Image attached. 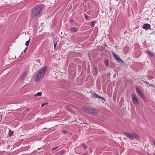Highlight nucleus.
I'll use <instances>...</instances> for the list:
<instances>
[{
  "label": "nucleus",
  "mask_w": 155,
  "mask_h": 155,
  "mask_svg": "<svg viewBox=\"0 0 155 155\" xmlns=\"http://www.w3.org/2000/svg\"><path fill=\"white\" fill-rule=\"evenodd\" d=\"M42 94V92H38L36 94H34V96L35 97L41 96Z\"/></svg>",
  "instance_id": "obj_12"
},
{
  "label": "nucleus",
  "mask_w": 155,
  "mask_h": 155,
  "mask_svg": "<svg viewBox=\"0 0 155 155\" xmlns=\"http://www.w3.org/2000/svg\"><path fill=\"white\" fill-rule=\"evenodd\" d=\"M146 83L149 84V83L147 81H145L144 82Z\"/></svg>",
  "instance_id": "obj_29"
},
{
  "label": "nucleus",
  "mask_w": 155,
  "mask_h": 155,
  "mask_svg": "<svg viewBox=\"0 0 155 155\" xmlns=\"http://www.w3.org/2000/svg\"><path fill=\"white\" fill-rule=\"evenodd\" d=\"M65 151L64 150H61L59 152V153L61 154H64L65 153Z\"/></svg>",
  "instance_id": "obj_18"
},
{
  "label": "nucleus",
  "mask_w": 155,
  "mask_h": 155,
  "mask_svg": "<svg viewBox=\"0 0 155 155\" xmlns=\"http://www.w3.org/2000/svg\"><path fill=\"white\" fill-rule=\"evenodd\" d=\"M95 23V21H93L91 23V25L92 27L94 26Z\"/></svg>",
  "instance_id": "obj_20"
},
{
  "label": "nucleus",
  "mask_w": 155,
  "mask_h": 155,
  "mask_svg": "<svg viewBox=\"0 0 155 155\" xmlns=\"http://www.w3.org/2000/svg\"><path fill=\"white\" fill-rule=\"evenodd\" d=\"M1 136H0V139H1Z\"/></svg>",
  "instance_id": "obj_34"
},
{
  "label": "nucleus",
  "mask_w": 155,
  "mask_h": 155,
  "mask_svg": "<svg viewBox=\"0 0 155 155\" xmlns=\"http://www.w3.org/2000/svg\"><path fill=\"white\" fill-rule=\"evenodd\" d=\"M66 108L68 110L71 112V113H74V112L72 111V109L70 108L69 106H66Z\"/></svg>",
  "instance_id": "obj_11"
},
{
  "label": "nucleus",
  "mask_w": 155,
  "mask_h": 155,
  "mask_svg": "<svg viewBox=\"0 0 155 155\" xmlns=\"http://www.w3.org/2000/svg\"><path fill=\"white\" fill-rule=\"evenodd\" d=\"M85 17H86V19H87V15H86V16H85Z\"/></svg>",
  "instance_id": "obj_30"
},
{
  "label": "nucleus",
  "mask_w": 155,
  "mask_h": 155,
  "mask_svg": "<svg viewBox=\"0 0 155 155\" xmlns=\"http://www.w3.org/2000/svg\"><path fill=\"white\" fill-rule=\"evenodd\" d=\"M148 84L149 85V86H148V87H155V86H153L152 84H150L149 83Z\"/></svg>",
  "instance_id": "obj_25"
},
{
  "label": "nucleus",
  "mask_w": 155,
  "mask_h": 155,
  "mask_svg": "<svg viewBox=\"0 0 155 155\" xmlns=\"http://www.w3.org/2000/svg\"><path fill=\"white\" fill-rule=\"evenodd\" d=\"M27 47H26L25 49L24 50V51H23L24 53H25L26 52V50L27 49Z\"/></svg>",
  "instance_id": "obj_27"
},
{
  "label": "nucleus",
  "mask_w": 155,
  "mask_h": 155,
  "mask_svg": "<svg viewBox=\"0 0 155 155\" xmlns=\"http://www.w3.org/2000/svg\"><path fill=\"white\" fill-rule=\"evenodd\" d=\"M83 146L84 149H86L87 148L86 146L85 145H83Z\"/></svg>",
  "instance_id": "obj_28"
},
{
  "label": "nucleus",
  "mask_w": 155,
  "mask_h": 155,
  "mask_svg": "<svg viewBox=\"0 0 155 155\" xmlns=\"http://www.w3.org/2000/svg\"><path fill=\"white\" fill-rule=\"evenodd\" d=\"M82 110L83 111L87 113L93 114H96L97 113V111L96 110L89 107H83L82 108Z\"/></svg>",
  "instance_id": "obj_4"
},
{
  "label": "nucleus",
  "mask_w": 155,
  "mask_h": 155,
  "mask_svg": "<svg viewBox=\"0 0 155 155\" xmlns=\"http://www.w3.org/2000/svg\"><path fill=\"white\" fill-rule=\"evenodd\" d=\"M113 57L114 58V59L117 61L118 62L121 61L122 62L123 64L124 63V62L122 61L121 59H120V58H118V57L117 56L116 54H115L113 52Z\"/></svg>",
  "instance_id": "obj_7"
},
{
  "label": "nucleus",
  "mask_w": 155,
  "mask_h": 155,
  "mask_svg": "<svg viewBox=\"0 0 155 155\" xmlns=\"http://www.w3.org/2000/svg\"><path fill=\"white\" fill-rule=\"evenodd\" d=\"M58 147H53L51 148V150L52 151H53L55 150H56Z\"/></svg>",
  "instance_id": "obj_21"
},
{
  "label": "nucleus",
  "mask_w": 155,
  "mask_h": 155,
  "mask_svg": "<svg viewBox=\"0 0 155 155\" xmlns=\"http://www.w3.org/2000/svg\"><path fill=\"white\" fill-rule=\"evenodd\" d=\"M150 25L149 24H145L143 26V28L146 29H148L150 28Z\"/></svg>",
  "instance_id": "obj_8"
},
{
  "label": "nucleus",
  "mask_w": 155,
  "mask_h": 155,
  "mask_svg": "<svg viewBox=\"0 0 155 155\" xmlns=\"http://www.w3.org/2000/svg\"><path fill=\"white\" fill-rule=\"evenodd\" d=\"M27 76L26 72H24L22 74L21 76V78L22 80H23Z\"/></svg>",
  "instance_id": "obj_9"
},
{
  "label": "nucleus",
  "mask_w": 155,
  "mask_h": 155,
  "mask_svg": "<svg viewBox=\"0 0 155 155\" xmlns=\"http://www.w3.org/2000/svg\"><path fill=\"white\" fill-rule=\"evenodd\" d=\"M57 45V42L56 41H55L54 42V48L55 49V47Z\"/></svg>",
  "instance_id": "obj_22"
},
{
  "label": "nucleus",
  "mask_w": 155,
  "mask_h": 155,
  "mask_svg": "<svg viewBox=\"0 0 155 155\" xmlns=\"http://www.w3.org/2000/svg\"><path fill=\"white\" fill-rule=\"evenodd\" d=\"M62 132L64 134H65L68 133V131L65 130H62Z\"/></svg>",
  "instance_id": "obj_19"
},
{
  "label": "nucleus",
  "mask_w": 155,
  "mask_h": 155,
  "mask_svg": "<svg viewBox=\"0 0 155 155\" xmlns=\"http://www.w3.org/2000/svg\"><path fill=\"white\" fill-rule=\"evenodd\" d=\"M23 54V52H21V54Z\"/></svg>",
  "instance_id": "obj_33"
},
{
  "label": "nucleus",
  "mask_w": 155,
  "mask_h": 155,
  "mask_svg": "<svg viewBox=\"0 0 155 155\" xmlns=\"http://www.w3.org/2000/svg\"><path fill=\"white\" fill-rule=\"evenodd\" d=\"M136 90L138 94L139 95V96L142 98L144 100L146 99L145 97L144 96L141 92V91L140 90V89L138 88V87H135Z\"/></svg>",
  "instance_id": "obj_6"
},
{
  "label": "nucleus",
  "mask_w": 155,
  "mask_h": 155,
  "mask_svg": "<svg viewBox=\"0 0 155 155\" xmlns=\"http://www.w3.org/2000/svg\"><path fill=\"white\" fill-rule=\"evenodd\" d=\"M13 134V132L11 130H9L8 135L10 137H11Z\"/></svg>",
  "instance_id": "obj_14"
},
{
  "label": "nucleus",
  "mask_w": 155,
  "mask_h": 155,
  "mask_svg": "<svg viewBox=\"0 0 155 155\" xmlns=\"http://www.w3.org/2000/svg\"><path fill=\"white\" fill-rule=\"evenodd\" d=\"M93 96L94 97H97V98H99V97H100V96L97 95V94H96L95 93L93 94Z\"/></svg>",
  "instance_id": "obj_16"
},
{
  "label": "nucleus",
  "mask_w": 155,
  "mask_h": 155,
  "mask_svg": "<svg viewBox=\"0 0 155 155\" xmlns=\"http://www.w3.org/2000/svg\"><path fill=\"white\" fill-rule=\"evenodd\" d=\"M47 69V67L45 66L42 68L37 73L35 76V81L36 82H39L43 78L45 71Z\"/></svg>",
  "instance_id": "obj_1"
},
{
  "label": "nucleus",
  "mask_w": 155,
  "mask_h": 155,
  "mask_svg": "<svg viewBox=\"0 0 155 155\" xmlns=\"http://www.w3.org/2000/svg\"><path fill=\"white\" fill-rule=\"evenodd\" d=\"M29 42H30V39H29L28 40L26 41V42H25V45H26V46H28L29 45Z\"/></svg>",
  "instance_id": "obj_17"
},
{
  "label": "nucleus",
  "mask_w": 155,
  "mask_h": 155,
  "mask_svg": "<svg viewBox=\"0 0 155 155\" xmlns=\"http://www.w3.org/2000/svg\"><path fill=\"white\" fill-rule=\"evenodd\" d=\"M104 63L106 64V65L107 66H108L109 64H108V60L106 59L104 61Z\"/></svg>",
  "instance_id": "obj_15"
},
{
  "label": "nucleus",
  "mask_w": 155,
  "mask_h": 155,
  "mask_svg": "<svg viewBox=\"0 0 155 155\" xmlns=\"http://www.w3.org/2000/svg\"><path fill=\"white\" fill-rule=\"evenodd\" d=\"M148 55L150 57H152L153 56V53L150 51L147 50V51Z\"/></svg>",
  "instance_id": "obj_10"
},
{
  "label": "nucleus",
  "mask_w": 155,
  "mask_h": 155,
  "mask_svg": "<svg viewBox=\"0 0 155 155\" xmlns=\"http://www.w3.org/2000/svg\"><path fill=\"white\" fill-rule=\"evenodd\" d=\"M124 134L126 136L131 140H133L134 138L137 140H139L140 139V136L134 132L132 133L131 134L124 133Z\"/></svg>",
  "instance_id": "obj_3"
},
{
  "label": "nucleus",
  "mask_w": 155,
  "mask_h": 155,
  "mask_svg": "<svg viewBox=\"0 0 155 155\" xmlns=\"http://www.w3.org/2000/svg\"><path fill=\"white\" fill-rule=\"evenodd\" d=\"M104 45L105 46H107V45L106 44H104Z\"/></svg>",
  "instance_id": "obj_31"
},
{
  "label": "nucleus",
  "mask_w": 155,
  "mask_h": 155,
  "mask_svg": "<svg viewBox=\"0 0 155 155\" xmlns=\"http://www.w3.org/2000/svg\"><path fill=\"white\" fill-rule=\"evenodd\" d=\"M132 100L134 105L137 106L139 105L140 102L137 97L134 94H132Z\"/></svg>",
  "instance_id": "obj_5"
},
{
  "label": "nucleus",
  "mask_w": 155,
  "mask_h": 155,
  "mask_svg": "<svg viewBox=\"0 0 155 155\" xmlns=\"http://www.w3.org/2000/svg\"><path fill=\"white\" fill-rule=\"evenodd\" d=\"M94 69L96 74H97L98 71L97 69L96 68H94Z\"/></svg>",
  "instance_id": "obj_23"
},
{
  "label": "nucleus",
  "mask_w": 155,
  "mask_h": 155,
  "mask_svg": "<svg viewBox=\"0 0 155 155\" xmlns=\"http://www.w3.org/2000/svg\"><path fill=\"white\" fill-rule=\"evenodd\" d=\"M42 7L41 6H36L34 8L31 12V16L33 17H36L42 12Z\"/></svg>",
  "instance_id": "obj_2"
},
{
  "label": "nucleus",
  "mask_w": 155,
  "mask_h": 155,
  "mask_svg": "<svg viewBox=\"0 0 155 155\" xmlns=\"http://www.w3.org/2000/svg\"><path fill=\"white\" fill-rule=\"evenodd\" d=\"M71 31L72 32H74L77 31V28L75 27L71 29Z\"/></svg>",
  "instance_id": "obj_13"
},
{
  "label": "nucleus",
  "mask_w": 155,
  "mask_h": 155,
  "mask_svg": "<svg viewBox=\"0 0 155 155\" xmlns=\"http://www.w3.org/2000/svg\"><path fill=\"white\" fill-rule=\"evenodd\" d=\"M55 72H56V71H54V73H55Z\"/></svg>",
  "instance_id": "obj_32"
},
{
  "label": "nucleus",
  "mask_w": 155,
  "mask_h": 155,
  "mask_svg": "<svg viewBox=\"0 0 155 155\" xmlns=\"http://www.w3.org/2000/svg\"><path fill=\"white\" fill-rule=\"evenodd\" d=\"M47 104V103H45L42 104L41 105V107H43L45 105Z\"/></svg>",
  "instance_id": "obj_24"
},
{
  "label": "nucleus",
  "mask_w": 155,
  "mask_h": 155,
  "mask_svg": "<svg viewBox=\"0 0 155 155\" xmlns=\"http://www.w3.org/2000/svg\"><path fill=\"white\" fill-rule=\"evenodd\" d=\"M99 98L102 99L104 101H105V99L104 98V97H101L100 96V97H99Z\"/></svg>",
  "instance_id": "obj_26"
}]
</instances>
